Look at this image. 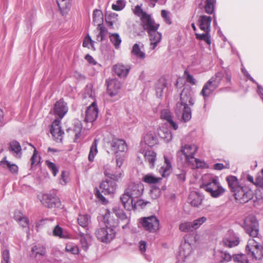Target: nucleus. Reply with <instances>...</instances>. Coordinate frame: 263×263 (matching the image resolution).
<instances>
[{
  "instance_id": "30",
  "label": "nucleus",
  "mask_w": 263,
  "mask_h": 263,
  "mask_svg": "<svg viewBox=\"0 0 263 263\" xmlns=\"http://www.w3.org/2000/svg\"><path fill=\"white\" fill-rule=\"evenodd\" d=\"M159 137L165 142H168L172 140L173 136L171 132L166 127H162L158 130Z\"/></svg>"
},
{
  "instance_id": "45",
  "label": "nucleus",
  "mask_w": 263,
  "mask_h": 263,
  "mask_svg": "<svg viewBox=\"0 0 263 263\" xmlns=\"http://www.w3.org/2000/svg\"><path fill=\"white\" fill-rule=\"evenodd\" d=\"M65 250L66 252H69L74 255H77L79 253L78 247L72 242L66 244Z\"/></svg>"
},
{
  "instance_id": "39",
  "label": "nucleus",
  "mask_w": 263,
  "mask_h": 263,
  "mask_svg": "<svg viewBox=\"0 0 263 263\" xmlns=\"http://www.w3.org/2000/svg\"><path fill=\"white\" fill-rule=\"evenodd\" d=\"M204 33H195L196 38L200 41H204L208 45L210 46L211 44V39L210 35V32L204 31Z\"/></svg>"
},
{
  "instance_id": "63",
  "label": "nucleus",
  "mask_w": 263,
  "mask_h": 263,
  "mask_svg": "<svg viewBox=\"0 0 263 263\" xmlns=\"http://www.w3.org/2000/svg\"><path fill=\"white\" fill-rule=\"evenodd\" d=\"M33 148H34V152H33V154L31 158V165L36 164L39 162V158L37 156L36 150L34 147H33Z\"/></svg>"
},
{
  "instance_id": "59",
  "label": "nucleus",
  "mask_w": 263,
  "mask_h": 263,
  "mask_svg": "<svg viewBox=\"0 0 263 263\" xmlns=\"http://www.w3.org/2000/svg\"><path fill=\"white\" fill-rule=\"evenodd\" d=\"M93 43L94 41L91 40L90 36L89 35H88L84 39L83 41V46L84 47H87L89 48L90 46H91L92 48L94 49Z\"/></svg>"
},
{
  "instance_id": "13",
  "label": "nucleus",
  "mask_w": 263,
  "mask_h": 263,
  "mask_svg": "<svg viewBox=\"0 0 263 263\" xmlns=\"http://www.w3.org/2000/svg\"><path fill=\"white\" fill-rule=\"evenodd\" d=\"M61 121L56 119L52 122L50 127V133L57 142H62L63 136L64 134V131L61 129L60 126Z\"/></svg>"
},
{
  "instance_id": "27",
  "label": "nucleus",
  "mask_w": 263,
  "mask_h": 263,
  "mask_svg": "<svg viewBox=\"0 0 263 263\" xmlns=\"http://www.w3.org/2000/svg\"><path fill=\"white\" fill-rule=\"evenodd\" d=\"M203 196L197 192H192L189 196V201L192 206L198 207L202 203Z\"/></svg>"
},
{
  "instance_id": "53",
  "label": "nucleus",
  "mask_w": 263,
  "mask_h": 263,
  "mask_svg": "<svg viewBox=\"0 0 263 263\" xmlns=\"http://www.w3.org/2000/svg\"><path fill=\"white\" fill-rule=\"evenodd\" d=\"M125 6V1L124 0H118L116 4L112 5V9L116 11H120L123 9Z\"/></svg>"
},
{
  "instance_id": "34",
  "label": "nucleus",
  "mask_w": 263,
  "mask_h": 263,
  "mask_svg": "<svg viewBox=\"0 0 263 263\" xmlns=\"http://www.w3.org/2000/svg\"><path fill=\"white\" fill-rule=\"evenodd\" d=\"M0 165L4 168H8L12 173H16L18 171V167L15 164H11L7 160L6 157H5L2 160L0 161Z\"/></svg>"
},
{
  "instance_id": "52",
  "label": "nucleus",
  "mask_w": 263,
  "mask_h": 263,
  "mask_svg": "<svg viewBox=\"0 0 263 263\" xmlns=\"http://www.w3.org/2000/svg\"><path fill=\"white\" fill-rule=\"evenodd\" d=\"M118 15L115 13H111L109 14L108 16H106L105 21L108 26L109 27L112 28L114 23L117 20V17Z\"/></svg>"
},
{
  "instance_id": "24",
  "label": "nucleus",
  "mask_w": 263,
  "mask_h": 263,
  "mask_svg": "<svg viewBox=\"0 0 263 263\" xmlns=\"http://www.w3.org/2000/svg\"><path fill=\"white\" fill-rule=\"evenodd\" d=\"M160 117L161 119L165 120L169 123L170 126L174 130H177L178 129V125L173 121L172 114L169 109L164 108L162 109L161 111Z\"/></svg>"
},
{
  "instance_id": "12",
  "label": "nucleus",
  "mask_w": 263,
  "mask_h": 263,
  "mask_svg": "<svg viewBox=\"0 0 263 263\" xmlns=\"http://www.w3.org/2000/svg\"><path fill=\"white\" fill-rule=\"evenodd\" d=\"M195 4L198 9L211 14L215 10L216 0H196Z\"/></svg>"
},
{
  "instance_id": "32",
  "label": "nucleus",
  "mask_w": 263,
  "mask_h": 263,
  "mask_svg": "<svg viewBox=\"0 0 263 263\" xmlns=\"http://www.w3.org/2000/svg\"><path fill=\"white\" fill-rule=\"evenodd\" d=\"M187 164L191 166L193 169L196 168H205L208 167L207 164L204 161L199 159L194 158L191 159Z\"/></svg>"
},
{
  "instance_id": "19",
  "label": "nucleus",
  "mask_w": 263,
  "mask_h": 263,
  "mask_svg": "<svg viewBox=\"0 0 263 263\" xmlns=\"http://www.w3.org/2000/svg\"><path fill=\"white\" fill-rule=\"evenodd\" d=\"M107 91L109 96L112 97L116 96L121 87V83L116 79H112L106 81Z\"/></svg>"
},
{
  "instance_id": "64",
  "label": "nucleus",
  "mask_w": 263,
  "mask_h": 263,
  "mask_svg": "<svg viewBox=\"0 0 263 263\" xmlns=\"http://www.w3.org/2000/svg\"><path fill=\"white\" fill-rule=\"evenodd\" d=\"M68 182V176L66 175V173L64 171H62L61 175V179H60V183L65 185L67 184Z\"/></svg>"
},
{
  "instance_id": "15",
  "label": "nucleus",
  "mask_w": 263,
  "mask_h": 263,
  "mask_svg": "<svg viewBox=\"0 0 263 263\" xmlns=\"http://www.w3.org/2000/svg\"><path fill=\"white\" fill-rule=\"evenodd\" d=\"M98 116V109L97 104L93 102L87 108L84 121L86 123H92L97 118Z\"/></svg>"
},
{
  "instance_id": "14",
  "label": "nucleus",
  "mask_w": 263,
  "mask_h": 263,
  "mask_svg": "<svg viewBox=\"0 0 263 263\" xmlns=\"http://www.w3.org/2000/svg\"><path fill=\"white\" fill-rule=\"evenodd\" d=\"M141 24L144 30L147 33L152 30H158L159 26V25L156 24L151 16L147 14H144L142 16Z\"/></svg>"
},
{
  "instance_id": "21",
  "label": "nucleus",
  "mask_w": 263,
  "mask_h": 263,
  "mask_svg": "<svg viewBox=\"0 0 263 263\" xmlns=\"http://www.w3.org/2000/svg\"><path fill=\"white\" fill-rule=\"evenodd\" d=\"M8 149L15 158L20 159L22 157V149L20 143L18 141L16 140L10 141Z\"/></svg>"
},
{
  "instance_id": "29",
  "label": "nucleus",
  "mask_w": 263,
  "mask_h": 263,
  "mask_svg": "<svg viewBox=\"0 0 263 263\" xmlns=\"http://www.w3.org/2000/svg\"><path fill=\"white\" fill-rule=\"evenodd\" d=\"M144 140L145 144L150 147L153 146L158 142L156 134L152 132L147 133L144 136Z\"/></svg>"
},
{
  "instance_id": "58",
  "label": "nucleus",
  "mask_w": 263,
  "mask_h": 263,
  "mask_svg": "<svg viewBox=\"0 0 263 263\" xmlns=\"http://www.w3.org/2000/svg\"><path fill=\"white\" fill-rule=\"evenodd\" d=\"M255 185L263 189V168L256 178Z\"/></svg>"
},
{
  "instance_id": "33",
  "label": "nucleus",
  "mask_w": 263,
  "mask_h": 263,
  "mask_svg": "<svg viewBox=\"0 0 263 263\" xmlns=\"http://www.w3.org/2000/svg\"><path fill=\"white\" fill-rule=\"evenodd\" d=\"M164 165L161 166L159 170V172L162 174V176L163 177L168 176L172 169L171 162L166 157H164Z\"/></svg>"
},
{
  "instance_id": "41",
  "label": "nucleus",
  "mask_w": 263,
  "mask_h": 263,
  "mask_svg": "<svg viewBox=\"0 0 263 263\" xmlns=\"http://www.w3.org/2000/svg\"><path fill=\"white\" fill-rule=\"evenodd\" d=\"M97 25V29L99 31V32L97 35V40L99 42H102L104 40L105 36L107 33V30L102 23L98 24Z\"/></svg>"
},
{
  "instance_id": "46",
  "label": "nucleus",
  "mask_w": 263,
  "mask_h": 263,
  "mask_svg": "<svg viewBox=\"0 0 263 263\" xmlns=\"http://www.w3.org/2000/svg\"><path fill=\"white\" fill-rule=\"evenodd\" d=\"M179 230L183 232H191L194 231L192 222L186 221L179 225Z\"/></svg>"
},
{
  "instance_id": "54",
  "label": "nucleus",
  "mask_w": 263,
  "mask_h": 263,
  "mask_svg": "<svg viewBox=\"0 0 263 263\" xmlns=\"http://www.w3.org/2000/svg\"><path fill=\"white\" fill-rule=\"evenodd\" d=\"M101 12L98 10L95 9L93 12V21L95 23H97L98 24L101 23L102 20Z\"/></svg>"
},
{
  "instance_id": "1",
  "label": "nucleus",
  "mask_w": 263,
  "mask_h": 263,
  "mask_svg": "<svg viewBox=\"0 0 263 263\" xmlns=\"http://www.w3.org/2000/svg\"><path fill=\"white\" fill-rule=\"evenodd\" d=\"M226 180L233 196L237 202L245 203L252 199L254 194L253 191L249 186L240 184L237 177L229 175Z\"/></svg>"
},
{
  "instance_id": "8",
  "label": "nucleus",
  "mask_w": 263,
  "mask_h": 263,
  "mask_svg": "<svg viewBox=\"0 0 263 263\" xmlns=\"http://www.w3.org/2000/svg\"><path fill=\"white\" fill-rule=\"evenodd\" d=\"M197 149L198 147L196 145L186 144L178 153V157L181 160L184 159V161L187 163L194 158Z\"/></svg>"
},
{
  "instance_id": "55",
  "label": "nucleus",
  "mask_w": 263,
  "mask_h": 263,
  "mask_svg": "<svg viewBox=\"0 0 263 263\" xmlns=\"http://www.w3.org/2000/svg\"><path fill=\"white\" fill-rule=\"evenodd\" d=\"M45 164L48 166L49 169L52 171L53 175L55 176L59 171L56 165L54 163L51 162L49 160H46L45 161Z\"/></svg>"
},
{
  "instance_id": "4",
  "label": "nucleus",
  "mask_w": 263,
  "mask_h": 263,
  "mask_svg": "<svg viewBox=\"0 0 263 263\" xmlns=\"http://www.w3.org/2000/svg\"><path fill=\"white\" fill-rule=\"evenodd\" d=\"M223 77L224 73L218 72L205 83L200 93V95L203 97L205 102L214 91L218 88Z\"/></svg>"
},
{
  "instance_id": "25",
  "label": "nucleus",
  "mask_w": 263,
  "mask_h": 263,
  "mask_svg": "<svg viewBox=\"0 0 263 263\" xmlns=\"http://www.w3.org/2000/svg\"><path fill=\"white\" fill-rule=\"evenodd\" d=\"M140 153L144 155L145 161L148 162L150 167L152 168L155 165L156 158V154L152 149H142L139 151Z\"/></svg>"
},
{
  "instance_id": "50",
  "label": "nucleus",
  "mask_w": 263,
  "mask_h": 263,
  "mask_svg": "<svg viewBox=\"0 0 263 263\" xmlns=\"http://www.w3.org/2000/svg\"><path fill=\"white\" fill-rule=\"evenodd\" d=\"M207 218L202 216L192 222L194 231L197 230L203 223L206 222Z\"/></svg>"
},
{
  "instance_id": "36",
  "label": "nucleus",
  "mask_w": 263,
  "mask_h": 263,
  "mask_svg": "<svg viewBox=\"0 0 263 263\" xmlns=\"http://www.w3.org/2000/svg\"><path fill=\"white\" fill-rule=\"evenodd\" d=\"M77 221L80 226L86 228L90 221V217L87 214H79L77 218Z\"/></svg>"
},
{
  "instance_id": "40",
  "label": "nucleus",
  "mask_w": 263,
  "mask_h": 263,
  "mask_svg": "<svg viewBox=\"0 0 263 263\" xmlns=\"http://www.w3.org/2000/svg\"><path fill=\"white\" fill-rule=\"evenodd\" d=\"M218 253L220 258L219 263L228 262L233 259V256L226 251H218Z\"/></svg>"
},
{
  "instance_id": "26",
  "label": "nucleus",
  "mask_w": 263,
  "mask_h": 263,
  "mask_svg": "<svg viewBox=\"0 0 263 263\" xmlns=\"http://www.w3.org/2000/svg\"><path fill=\"white\" fill-rule=\"evenodd\" d=\"M120 200L126 210L130 211L133 209L134 199L129 194L126 193L125 190L124 194L120 197Z\"/></svg>"
},
{
  "instance_id": "43",
  "label": "nucleus",
  "mask_w": 263,
  "mask_h": 263,
  "mask_svg": "<svg viewBox=\"0 0 263 263\" xmlns=\"http://www.w3.org/2000/svg\"><path fill=\"white\" fill-rule=\"evenodd\" d=\"M98 143V140L95 139L92 144H91L90 148V152L88 155V159L90 161L92 162L94 160L95 156L98 153L97 145Z\"/></svg>"
},
{
  "instance_id": "51",
  "label": "nucleus",
  "mask_w": 263,
  "mask_h": 263,
  "mask_svg": "<svg viewBox=\"0 0 263 263\" xmlns=\"http://www.w3.org/2000/svg\"><path fill=\"white\" fill-rule=\"evenodd\" d=\"M104 174L105 176L107 177V179L110 180V181H112L115 183L116 181H119L122 176V173L121 172H120L119 173L117 174H112L110 173H108L106 172H105Z\"/></svg>"
},
{
  "instance_id": "56",
  "label": "nucleus",
  "mask_w": 263,
  "mask_h": 263,
  "mask_svg": "<svg viewBox=\"0 0 263 263\" xmlns=\"http://www.w3.org/2000/svg\"><path fill=\"white\" fill-rule=\"evenodd\" d=\"M31 251L35 253V256L38 254L43 256L45 254V248L43 247L35 246L32 248Z\"/></svg>"
},
{
  "instance_id": "44",
  "label": "nucleus",
  "mask_w": 263,
  "mask_h": 263,
  "mask_svg": "<svg viewBox=\"0 0 263 263\" xmlns=\"http://www.w3.org/2000/svg\"><path fill=\"white\" fill-rule=\"evenodd\" d=\"M233 260L235 263H249L248 257L247 255L244 254L233 255Z\"/></svg>"
},
{
  "instance_id": "6",
  "label": "nucleus",
  "mask_w": 263,
  "mask_h": 263,
  "mask_svg": "<svg viewBox=\"0 0 263 263\" xmlns=\"http://www.w3.org/2000/svg\"><path fill=\"white\" fill-rule=\"evenodd\" d=\"M259 224L256 218L253 216L247 217L245 220L244 228L246 232L253 238H257Z\"/></svg>"
},
{
  "instance_id": "62",
  "label": "nucleus",
  "mask_w": 263,
  "mask_h": 263,
  "mask_svg": "<svg viewBox=\"0 0 263 263\" xmlns=\"http://www.w3.org/2000/svg\"><path fill=\"white\" fill-rule=\"evenodd\" d=\"M3 260L2 263H10L9 252L8 250H5L2 253Z\"/></svg>"
},
{
  "instance_id": "49",
  "label": "nucleus",
  "mask_w": 263,
  "mask_h": 263,
  "mask_svg": "<svg viewBox=\"0 0 263 263\" xmlns=\"http://www.w3.org/2000/svg\"><path fill=\"white\" fill-rule=\"evenodd\" d=\"M160 180V178L156 177L152 174H147L145 175L143 178L142 180L147 183L148 184H154L156 183Z\"/></svg>"
},
{
  "instance_id": "2",
  "label": "nucleus",
  "mask_w": 263,
  "mask_h": 263,
  "mask_svg": "<svg viewBox=\"0 0 263 263\" xmlns=\"http://www.w3.org/2000/svg\"><path fill=\"white\" fill-rule=\"evenodd\" d=\"M180 96V102L176 104L175 112L177 115L182 114V120L186 122L192 117L190 106L194 104V93L191 87H185L181 91Z\"/></svg>"
},
{
  "instance_id": "5",
  "label": "nucleus",
  "mask_w": 263,
  "mask_h": 263,
  "mask_svg": "<svg viewBox=\"0 0 263 263\" xmlns=\"http://www.w3.org/2000/svg\"><path fill=\"white\" fill-rule=\"evenodd\" d=\"M140 223L144 230L150 233H156L160 228L159 220L155 216L143 217Z\"/></svg>"
},
{
  "instance_id": "7",
  "label": "nucleus",
  "mask_w": 263,
  "mask_h": 263,
  "mask_svg": "<svg viewBox=\"0 0 263 263\" xmlns=\"http://www.w3.org/2000/svg\"><path fill=\"white\" fill-rule=\"evenodd\" d=\"M42 204L45 207L53 208L60 203V199L55 193L48 192L38 196Z\"/></svg>"
},
{
  "instance_id": "9",
  "label": "nucleus",
  "mask_w": 263,
  "mask_h": 263,
  "mask_svg": "<svg viewBox=\"0 0 263 263\" xmlns=\"http://www.w3.org/2000/svg\"><path fill=\"white\" fill-rule=\"evenodd\" d=\"M95 235L98 240L103 242H109L111 241L116 236V232L111 228L106 226L105 228H101L96 231Z\"/></svg>"
},
{
  "instance_id": "42",
  "label": "nucleus",
  "mask_w": 263,
  "mask_h": 263,
  "mask_svg": "<svg viewBox=\"0 0 263 263\" xmlns=\"http://www.w3.org/2000/svg\"><path fill=\"white\" fill-rule=\"evenodd\" d=\"M132 53L141 59H143L145 57V53L141 51L140 45L137 43L133 45L132 50Z\"/></svg>"
},
{
  "instance_id": "11",
  "label": "nucleus",
  "mask_w": 263,
  "mask_h": 263,
  "mask_svg": "<svg viewBox=\"0 0 263 263\" xmlns=\"http://www.w3.org/2000/svg\"><path fill=\"white\" fill-rule=\"evenodd\" d=\"M125 191L134 199L140 197L144 191V185L140 182H132L128 184Z\"/></svg>"
},
{
  "instance_id": "23",
  "label": "nucleus",
  "mask_w": 263,
  "mask_h": 263,
  "mask_svg": "<svg viewBox=\"0 0 263 263\" xmlns=\"http://www.w3.org/2000/svg\"><path fill=\"white\" fill-rule=\"evenodd\" d=\"M148 34L151 41L150 48L152 50H154L161 40V33L158 32L157 30H154L153 31L152 30Z\"/></svg>"
},
{
  "instance_id": "61",
  "label": "nucleus",
  "mask_w": 263,
  "mask_h": 263,
  "mask_svg": "<svg viewBox=\"0 0 263 263\" xmlns=\"http://www.w3.org/2000/svg\"><path fill=\"white\" fill-rule=\"evenodd\" d=\"M146 204L142 200H137L136 201L134 200L133 202V209L132 210H136L138 207L143 208Z\"/></svg>"
},
{
  "instance_id": "57",
  "label": "nucleus",
  "mask_w": 263,
  "mask_h": 263,
  "mask_svg": "<svg viewBox=\"0 0 263 263\" xmlns=\"http://www.w3.org/2000/svg\"><path fill=\"white\" fill-rule=\"evenodd\" d=\"M184 76L186 77V81L192 85H196L197 81L196 79L192 76L187 70H185L184 72Z\"/></svg>"
},
{
  "instance_id": "17",
  "label": "nucleus",
  "mask_w": 263,
  "mask_h": 263,
  "mask_svg": "<svg viewBox=\"0 0 263 263\" xmlns=\"http://www.w3.org/2000/svg\"><path fill=\"white\" fill-rule=\"evenodd\" d=\"M68 111V107L66 103L63 100L57 101L54 106L53 112L54 115L59 118L61 121Z\"/></svg>"
},
{
  "instance_id": "37",
  "label": "nucleus",
  "mask_w": 263,
  "mask_h": 263,
  "mask_svg": "<svg viewBox=\"0 0 263 263\" xmlns=\"http://www.w3.org/2000/svg\"><path fill=\"white\" fill-rule=\"evenodd\" d=\"M57 2L61 13L64 14L69 9L70 0H57Z\"/></svg>"
},
{
  "instance_id": "10",
  "label": "nucleus",
  "mask_w": 263,
  "mask_h": 263,
  "mask_svg": "<svg viewBox=\"0 0 263 263\" xmlns=\"http://www.w3.org/2000/svg\"><path fill=\"white\" fill-rule=\"evenodd\" d=\"M240 241L239 235L233 230H229L222 240V245L227 248H233L237 246Z\"/></svg>"
},
{
  "instance_id": "18",
  "label": "nucleus",
  "mask_w": 263,
  "mask_h": 263,
  "mask_svg": "<svg viewBox=\"0 0 263 263\" xmlns=\"http://www.w3.org/2000/svg\"><path fill=\"white\" fill-rule=\"evenodd\" d=\"M111 149L114 153L124 152L127 149V145L124 140L114 138L110 142Z\"/></svg>"
},
{
  "instance_id": "47",
  "label": "nucleus",
  "mask_w": 263,
  "mask_h": 263,
  "mask_svg": "<svg viewBox=\"0 0 263 263\" xmlns=\"http://www.w3.org/2000/svg\"><path fill=\"white\" fill-rule=\"evenodd\" d=\"M110 40L114 45L115 48L118 49L119 48L121 43V39L118 33H112L109 36Z\"/></svg>"
},
{
  "instance_id": "48",
  "label": "nucleus",
  "mask_w": 263,
  "mask_h": 263,
  "mask_svg": "<svg viewBox=\"0 0 263 263\" xmlns=\"http://www.w3.org/2000/svg\"><path fill=\"white\" fill-rule=\"evenodd\" d=\"M82 128V125L81 123L77 121L74 123V125L73 127V132L75 133V138H74V142H77V140L79 138L81 130Z\"/></svg>"
},
{
  "instance_id": "20",
  "label": "nucleus",
  "mask_w": 263,
  "mask_h": 263,
  "mask_svg": "<svg viewBox=\"0 0 263 263\" xmlns=\"http://www.w3.org/2000/svg\"><path fill=\"white\" fill-rule=\"evenodd\" d=\"M116 183L112 181H110V180L107 178L105 181H102L100 185V188L102 192L105 195L114 194L116 191Z\"/></svg>"
},
{
  "instance_id": "3",
  "label": "nucleus",
  "mask_w": 263,
  "mask_h": 263,
  "mask_svg": "<svg viewBox=\"0 0 263 263\" xmlns=\"http://www.w3.org/2000/svg\"><path fill=\"white\" fill-rule=\"evenodd\" d=\"M202 187L214 198L221 195L225 189L221 186L216 177L210 175H205L203 177Z\"/></svg>"
},
{
  "instance_id": "38",
  "label": "nucleus",
  "mask_w": 263,
  "mask_h": 263,
  "mask_svg": "<svg viewBox=\"0 0 263 263\" xmlns=\"http://www.w3.org/2000/svg\"><path fill=\"white\" fill-rule=\"evenodd\" d=\"M166 87V83L163 80H159L156 85V93L158 98L163 96L164 89Z\"/></svg>"
},
{
  "instance_id": "31",
  "label": "nucleus",
  "mask_w": 263,
  "mask_h": 263,
  "mask_svg": "<svg viewBox=\"0 0 263 263\" xmlns=\"http://www.w3.org/2000/svg\"><path fill=\"white\" fill-rule=\"evenodd\" d=\"M78 235L80 236V243L82 249L86 251L89 247L87 238L90 237L88 230L86 229L85 232H82L79 230Z\"/></svg>"
},
{
  "instance_id": "22",
  "label": "nucleus",
  "mask_w": 263,
  "mask_h": 263,
  "mask_svg": "<svg viewBox=\"0 0 263 263\" xmlns=\"http://www.w3.org/2000/svg\"><path fill=\"white\" fill-rule=\"evenodd\" d=\"M211 21L212 18L211 16L206 15L200 16L198 21V25L200 30L210 32Z\"/></svg>"
},
{
  "instance_id": "35",
  "label": "nucleus",
  "mask_w": 263,
  "mask_h": 263,
  "mask_svg": "<svg viewBox=\"0 0 263 263\" xmlns=\"http://www.w3.org/2000/svg\"><path fill=\"white\" fill-rule=\"evenodd\" d=\"M114 212L115 213L116 215L119 218H120L121 220L125 221V224L122 226V229H125L128 228V224L129 223L130 219L129 218L127 217L125 213L122 210L120 209H114Z\"/></svg>"
},
{
  "instance_id": "60",
  "label": "nucleus",
  "mask_w": 263,
  "mask_h": 263,
  "mask_svg": "<svg viewBox=\"0 0 263 263\" xmlns=\"http://www.w3.org/2000/svg\"><path fill=\"white\" fill-rule=\"evenodd\" d=\"M53 234L54 236H58L60 238H65L64 235L63 234L62 229L58 225L56 226L53 229Z\"/></svg>"
},
{
  "instance_id": "28",
  "label": "nucleus",
  "mask_w": 263,
  "mask_h": 263,
  "mask_svg": "<svg viewBox=\"0 0 263 263\" xmlns=\"http://www.w3.org/2000/svg\"><path fill=\"white\" fill-rule=\"evenodd\" d=\"M130 69L128 65H124L122 64H118L113 66L115 72L120 78L126 77Z\"/></svg>"
},
{
  "instance_id": "16",
  "label": "nucleus",
  "mask_w": 263,
  "mask_h": 263,
  "mask_svg": "<svg viewBox=\"0 0 263 263\" xmlns=\"http://www.w3.org/2000/svg\"><path fill=\"white\" fill-rule=\"evenodd\" d=\"M192 252V247L190 244L184 242L180 247L179 253L178 256V260L180 263L185 262L189 257Z\"/></svg>"
}]
</instances>
